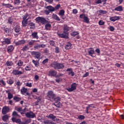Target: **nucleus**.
<instances>
[{"label": "nucleus", "instance_id": "6", "mask_svg": "<svg viewBox=\"0 0 124 124\" xmlns=\"http://www.w3.org/2000/svg\"><path fill=\"white\" fill-rule=\"evenodd\" d=\"M3 41H1V43H2V46H3V45H5V44H7V45H9V44H11V40L10 39L8 38H4Z\"/></svg>", "mask_w": 124, "mask_h": 124}, {"label": "nucleus", "instance_id": "50", "mask_svg": "<svg viewBox=\"0 0 124 124\" xmlns=\"http://www.w3.org/2000/svg\"><path fill=\"white\" fill-rule=\"evenodd\" d=\"M21 0H15L14 3L15 4H16V5H19L20 4V1Z\"/></svg>", "mask_w": 124, "mask_h": 124}, {"label": "nucleus", "instance_id": "56", "mask_svg": "<svg viewBox=\"0 0 124 124\" xmlns=\"http://www.w3.org/2000/svg\"><path fill=\"white\" fill-rule=\"evenodd\" d=\"M104 24H105V22H104V21H103L102 20H100L99 21V25L100 26H103V25H104Z\"/></svg>", "mask_w": 124, "mask_h": 124}, {"label": "nucleus", "instance_id": "5", "mask_svg": "<svg viewBox=\"0 0 124 124\" xmlns=\"http://www.w3.org/2000/svg\"><path fill=\"white\" fill-rule=\"evenodd\" d=\"M77 86H78V84L77 83H73L71 84V88H67L66 90L68 91V92H73V91H75V90H76Z\"/></svg>", "mask_w": 124, "mask_h": 124}, {"label": "nucleus", "instance_id": "27", "mask_svg": "<svg viewBox=\"0 0 124 124\" xmlns=\"http://www.w3.org/2000/svg\"><path fill=\"white\" fill-rule=\"evenodd\" d=\"M8 119H9V116L7 114L4 115L2 117V119L3 121V122H6V121H7Z\"/></svg>", "mask_w": 124, "mask_h": 124}, {"label": "nucleus", "instance_id": "58", "mask_svg": "<svg viewBox=\"0 0 124 124\" xmlns=\"http://www.w3.org/2000/svg\"><path fill=\"white\" fill-rule=\"evenodd\" d=\"M79 17L81 19H85V18L86 17V15L84 14H82L80 15Z\"/></svg>", "mask_w": 124, "mask_h": 124}, {"label": "nucleus", "instance_id": "63", "mask_svg": "<svg viewBox=\"0 0 124 124\" xmlns=\"http://www.w3.org/2000/svg\"><path fill=\"white\" fill-rule=\"evenodd\" d=\"M45 1H46V2H48V3L52 4L53 3V0H45Z\"/></svg>", "mask_w": 124, "mask_h": 124}, {"label": "nucleus", "instance_id": "14", "mask_svg": "<svg viewBox=\"0 0 124 124\" xmlns=\"http://www.w3.org/2000/svg\"><path fill=\"white\" fill-rule=\"evenodd\" d=\"M94 54V50L93 48H89L88 50V55L92 57V58H94L93 54Z\"/></svg>", "mask_w": 124, "mask_h": 124}, {"label": "nucleus", "instance_id": "24", "mask_svg": "<svg viewBox=\"0 0 124 124\" xmlns=\"http://www.w3.org/2000/svg\"><path fill=\"white\" fill-rule=\"evenodd\" d=\"M114 10L115 11H119V12L123 11V10H124V8H123V6H119L116 7L114 9Z\"/></svg>", "mask_w": 124, "mask_h": 124}, {"label": "nucleus", "instance_id": "4", "mask_svg": "<svg viewBox=\"0 0 124 124\" xmlns=\"http://www.w3.org/2000/svg\"><path fill=\"white\" fill-rule=\"evenodd\" d=\"M35 21L36 23H41L42 25H44L48 23V21L46 20V19H45V18L40 16H38L37 18H36Z\"/></svg>", "mask_w": 124, "mask_h": 124}, {"label": "nucleus", "instance_id": "19", "mask_svg": "<svg viewBox=\"0 0 124 124\" xmlns=\"http://www.w3.org/2000/svg\"><path fill=\"white\" fill-rule=\"evenodd\" d=\"M6 93L8 94V99H11L13 98V94L10 93V90L6 91Z\"/></svg>", "mask_w": 124, "mask_h": 124}, {"label": "nucleus", "instance_id": "57", "mask_svg": "<svg viewBox=\"0 0 124 124\" xmlns=\"http://www.w3.org/2000/svg\"><path fill=\"white\" fill-rule=\"evenodd\" d=\"M26 87H29L30 88H31V87L32 86V85L31 84V83L27 82L26 84Z\"/></svg>", "mask_w": 124, "mask_h": 124}, {"label": "nucleus", "instance_id": "26", "mask_svg": "<svg viewBox=\"0 0 124 124\" xmlns=\"http://www.w3.org/2000/svg\"><path fill=\"white\" fill-rule=\"evenodd\" d=\"M51 24L50 23H46L45 25V29L46 31H50L51 29Z\"/></svg>", "mask_w": 124, "mask_h": 124}, {"label": "nucleus", "instance_id": "13", "mask_svg": "<svg viewBox=\"0 0 124 124\" xmlns=\"http://www.w3.org/2000/svg\"><path fill=\"white\" fill-rule=\"evenodd\" d=\"M14 46H12V45H10L9 46H8L7 48V52L10 54V53H12V52H13V51L14 50Z\"/></svg>", "mask_w": 124, "mask_h": 124}, {"label": "nucleus", "instance_id": "59", "mask_svg": "<svg viewBox=\"0 0 124 124\" xmlns=\"http://www.w3.org/2000/svg\"><path fill=\"white\" fill-rule=\"evenodd\" d=\"M95 3H96V4H100V3H102V1L101 0H96Z\"/></svg>", "mask_w": 124, "mask_h": 124}, {"label": "nucleus", "instance_id": "46", "mask_svg": "<svg viewBox=\"0 0 124 124\" xmlns=\"http://www.w3.org/2000/svg\"><path fill=\"white\" fill-rule=\"evenodd\" d=\"M61 8V5L60 4H57L56 6L54 7L55 11V10H59Z\"/></svg>", "mask_w": 124, "mask_h": 124}, {"label": "nucleus", "instance_id": "33", "mask_svg": "<svg viewBox=\"0 0 124 124\" xmlns=\"http://www.w3.org/2000/svg\"><path fill=\"white\" fill-rule=\"evenodd\" d=\"M71 46H72V45L70 43H68V44L65 46V49L66 50H69V49L71 48Z\"/></svg>", "mask_w": 124, "mask_h": 124}, {"label": "nucleus", "instance_id": "42", "mask_svg": "<svg viewBox=\"0 0 124 124\" xmlns=\"http://www.w3.org/2000/svg\"><path fill=\"white\" fill-rule=\"evenodd\" d=\"M79 33V32L78 31H73L71 33V35L72 36H75L76 35H77Z\"/></svg>", "mask_w": 124, "mask_h": 124}, {"label": "nucleus", "instance_id": "43", "mask_svg": "<svg viewBox=\"0 0 124 124\" xmlns=\"http://www.w3.org/2000/svg\"><path fill=\"white\" fill-rule=\"evenodd\" d=\"M12 116L13 117H18V116H19V114H18L17 112H16V111H14L12 113Z\"/></svg>", "mask_w": 124, "mask_h": 124}, {"label": "nucleus", "instance_id": "37", "mask_svg": "<svg viewBox=\"0 0 124 124\" xmlns=\"http://www.w3.org/2000/svg\"><path fill=\"white\" fill-rule=\"evenodd\" d=\"M7 83L9 84V85H12L13 83H14V80L12 78H10L7 81Z\"/></svg>", "mask_w": 124, "mask_h": 124}, {"label": "nucleus", "instance_id": "20", "mask_svg": "<svg viewBox=\"0 0 124 124\" xmlns=\"http://www.w3.org/2000/svg\"><path fill=\"white\" fill-rule=\"evenodd\" d=\"M46 118H48V119H50V120L54 121V122L56 121V116L52 114H49L48 116H46Z\"/></svg>", "mask_w": 124, "mask_h": 124}, {"label": "nucleus", "instance_id": "25", "mask_svg": "<svg viewBox=\"0 0 124 124\" xmlns=\"http://www.w3.org/2000/svg\"><path fill=\"white\" fill-rule=\"evenodd\" d=\"M32 62L34 64L36 67H38L39 66V62H38V61L32 60Z\"/></svg>", "mask_w": 124, "mask_h": 124}, {"label": "nucleus", "instance_id": "60", "mask_svg": "<svg viewBox=\"0 0 124 124\" xmlns=\"http://www.w3.org/2000/svg\"><path fill=\"white\" fill-rule=\"evenodd\" d=\"M44 12L46 15H49V14H50V13H51V12L49 11H48V10H45Z\"/></svg>", "mask_w": 124, "mask_h": 124}, {"label": "nucleus", "instance_id": "16", "mask_svg": "<svg viewBox=\"0 0 124 124\" xmlns=\"http://www.w3.org/2000/svg\"><path fill=\"white\" fill-rule=\"evenodd\" d=\"M66 71H69L68 73V75H71V76H74V75H75V73L73 72L72 68H68L66 70Z\"/></svg>", "mask_w": 124, "mask_h": 124}, {"label": "nucleus", "instance_id": "31", "mask_svg": "<svg viewBox=\"0 0 124 124\" xmlns=\"http://www.w3.org/2000/svg\"><path fill=\"white\" fill-rule=\"evenodd\" d=\"M31 35L33 38H36V39H38V35H37V32H32Z\"/></svg>", "mask_w": 124, "mask_h": 124}, {"label": "nucleus", "instance_id": "15", "mask_svg": "<svg viewBox=\"0 0 124 124\" xmlns=\"http://www.w3.org/2000/svg\"><path fill=\"white\" fill-rule=\"evenodd\" d=\"M109 20L112 22H115V21H118V20H120V16H114L110 17Z\"/></svg>", "mask_w": 124, "mask_h": 124}, {"label": "nucleus", "instance_id": "55", "mask_svg": "<svg viewBox=\"0 0 124 124\" xmlns=\"http://www.w3.org/2000/svg\"><path fill=\"white\" fill-rule=\"evenodd\" d=\"M49 62V59H46L45 60H44L42 62V63H43V64H45V63H47V62Z\"/></svg>", "mask_w": 124, "mask_h": 124}, {"label": "nucleus", "instance_id": "1", "mask_svg": "<svg viewBox=\"0 0 124 124\" xmlns=\"http://www.w3.org/2000/svg\"><path fill=\"white\" fill-rule=\"evenodd\" d=\"M63 32L62 33H57V35L59 37L61 38H68V35H69V28L67 25H64L63 29Z\"/></svg>", "mask_w": 124, "mask_h": 124}, {"label": "nucleus", "instance_id": "29", "mask_svg": "<svg viewBox=\"0 0 124 124\" xmlns=\"http://www.w3.org/2000/svg\"><path fill=\"white\" fill-rule=\"evenodd\" d=\"M29 20V18H27V19L26 20H23L22 22V26L23 27H26L27 26V25H28V21Z\"/></svg>", "mask_w": 124, "mask_h": 124}, {"label": "nucleus", "instance_id": "22", "mask_svg": "<svg viewBox=\"0 0 124 124\" xmlns=\"http://www.w3.org/2000/svg\"><path fill=\"white\" fill-rule=\"evenodd\" d=\"M52 18L53 19H54V20H56V21H61L60 17L55 14H52Z\"/></svg>", "mask_w": 124, "mask_h": 124}, {"label": "nucleus", "instance_id": "21", "mask_svg": "<svg viewBox=\"0 0 124 124\" xmlns=\"http://www.w3.org/2000/svg\"><path fill=\"white\" fill-rule=\"evenodd\" d=\"M26 43V41L24 40H21L20 41H18L15 43V44L17 46L18 45H22V44H25Z\"/></svg>", "mask_w": 124, "mask_h": 124}, {"label": "nucleus", "instance_id": "7", "mask_svg": "<svg viewBox=\"0 0 124 124\" xmlns=\"http://www.w3.org/2000/svg\"><path fill=\"white\" fill-rule=\"evenodd\" d=\"M25 116L27 118H30V119H33V118L36 117L35 114L33 113L32 111L27 112L25 113Z\"/></svg>", "mask_w": 124, "mask_h": 124}, {"label": "nucleus", "instance_id": "47", "mask_svg": "<svg viewBox=\"0 0 124 124\" xmlns=\"http://www.w3.org/2000/svg\"><path fill=\"white\" fill-rule=\"evenodd\" d=\"M98 12L100 13L101 14H106L107 13V12L103 10H99L98 11Z\"/></svg>", "mask_w": 124, "mask_h": 124}, {"label": "nucleus", "instance_id": "49", "mask_svg": "<svg viewBox=\"0 0 124 124\" xmlns=\"http://www.w3.org/2000/svg\"><path fill=\"white\" fill-rule=\"evenodd\" d=\"M15 109V110H16V111H17L18 112H20V113L21 112H22V108L16 107Z\"/></svg>", "mask_w": 124, "mask_h": 124}, {"label": "nucleus", "instance_id": "8", "mask_svg": "<svg viewBox=\"0 0 124 124\" xmlns=\"http://www.w3.org/2000/svg\"><path fill=\"white\" fill-rule=\"evenodd\" d=\"M31 54L35 56V58L38 60L40 59V56H41V54L39 51H32Z\"/></svg>", "mask_w": 124, "mask_h": 124}, {"label": "nucleus", "instance_id": "44", "mask_svg": "<svg viewBox=\"0 0 124 124\" xmlns=\"http://www.w3.org/2000/svg\"><path fill=\"white\" fill-rule=\"evenodd\" d=\"M34 48L35 50L40 49V45L36 44L34 46Z\"/></svg>", "mask_w": 124, "mask_h": 124}, {"label": "nucleus", "instance_id": "51", "mask_svg": "<svg viewBox=\"0 0 124 124\" xmlns=\"http://www.w3.org/2000/svg\"><path fill=\"white\" fill-rule=\"evenodd\" d=\"M16 86H18V87H20V86H22V82L18 80L16 82Z\"/></svg>", "mask_w": 124, "mask_h": 124}, {"label": "nucleus", "instance_id": "3", "mask_svg": "<svg viewBox=\"0 0 124 124\" xmlns=\"http://www.w3.org/2000/svg\"><path fill=\"white\" fill-rule=\"evenodd\" d=\"M46 97L48 100L53 102L54 98L56 97V94H54L53 91H49L47 92Z\"/></svg>", "mask_w": 124, "mask_h": 124}, {"label": "nucleus", "instance_id": "32", "mask_svg": "<svg viewBox=\"0 0 124 124\" xmlns=\"http://www.w3.org/2000/svg\"><path fill=\"white\" fill-rule=\"evenodd\" d=\"M25 69L26 71H31V65H27L26 66H25Z\"/></svg>", "mask_w": 124, "mask_h": 124}, {"label": "nucleus", "instance_id": "52", "mask_svg": "<svg viewBox=\"0 0 124 124\" xmlns=\"http://www.w3.org/2000/svg\"><path fill=\"white\" fill-rule=\"evenodd\" d=\"M28 17H29V14H26L25 15H24L23 16V20H27V18H28Z\"/></svg>", "mask_w": 124, "mask_h": 124}, {"label": "nucleus", "instance_id": "11", "mask_svg": "<svg viewBox=\"0 0 124 124\" xmlns=\"http://www.w3.org/2000/svg\"><path fill=\"white\" fill-rule=\"evenodd\" d=\"M58 72L54 70H50L48 72V76H52L53 77H56L57 76Z\"/></svg>", "mask_w": 124, "mask_h": 124}, {"label": "nucleus", "instance_id": "48", "mask_svg": "<svg viewBox=\"0 0 124 124\" xmlns=\"http://www.w3.org/2000/svg\"><path fill=\"white\" fill-rule=\"evenodd\" d=\"M34 42H35V40H31L29 42V45L30 46H31V45H33L34 44Z\"/></svg>", "mask_w": 124, "mask_h": 124}, {"label": "nucleus", "instance_id": "18", "mask_svg": "<svg viewBox=\"0 0 124 124\" xmlns=\"http://www.w3.org/2000/svg\"><path fill=\"white\" fill-rule=\"evenodd\" d=\"M2 5H3V6H4L5 7L10 8V9H13L14 8V7H13V6H12V5H11L10 4L3 3Z\"/></svg>", "mask_w": 124, "mask_h": 124}, {"label": "nucleus", "instance_id": "41", "mask_svg": "<svg viewBox=\"0 0 124 124\" xmlns=\"http://www.w3.org/2000/svg\"><path fill=\"white\" fill-rule=\"evenodd\" d=\"M2 84V86H6V83H5V81L2 79L0 80V85Z\"/></svg>", "mask_w": 124, "mask_h": 124}, {"label": "nucleus", "instance_id": "9", "mask_svg": "<svg viewBox=\"0 0 124 124\" xmlns=\"http://www.w3.org/2000/svg\"><path fill=\"white\" fill-rule=\"evenodd\" d=\"M9 111H10L9 107H4L2 109V114H3V115H6Z\"/></svg>", "mask_w": 124, "mask_h": 124}, {"label": "nucleus", "instance_id": "40", "mask_svg": "<svg viewBox=\"0 0 124 124\" xmlns=\"http://www.w3.org/2000/svg\"><path fill=\"white\" fill-rule=\"evenodd\" d=\"M14 100H15V101L18 102V101H20V100H21V98L17 96H15L14 97Z\"/></svg>", "mask_w": 124, "mask_h": 124}, {"label": "nucleus", "instance_id": "61", "mask_svg": "<svg viewBox=\"0 0 124 124\" xmlns=\"http://www.w3.org/2000/svg\"><path fill=\"white\" fill-rule=\"evenodd\" d=\"M49 43L51 46H54V45H55V41L53 40L50 41Z\"/></svg>", "mask_w": 124, "mask_h": 124}, {"label": "nucleus", "instance_id": "12", "mask_svg": "<svg viewBox=\"0 0 124 124\" xmlns=\"http://www.w3.org/2000/svg\"><path fill=\"white\" fill-rule=\"evenodd\" d=\"M23 73H24L22 71L18 70H13L12 72L13 75H22Z\"/></svg>", "mask_w": 124, "mask_h": 124}, {"label": "nucleus", "instance_id": "35", "mask_svg": "<svg viewBox=\"0 0 124 124\" xmlns=\"http://www.w3.org/2000/svg\"><path fill=\"white\" fill-rule=\"evenodd\" d=\"M31 122V119L25 120V121L22 122L21 124H29Z\"/></svg>", "mask_w": 124, "mask_h": 124}, {"label": "nucleus", "instance_id": "64", "mask_svg": "<svg viewBox=\"0 0 124 124\" xmlns=\"http://www.w3.org/2000/svg\"><path fill=\"white\" fill-rule=\"evenodd\" d=\"M45 124H49L50 123V121L49 120H46L44 122Z\"/></svg>", "mask_w": 124, "mask_h": 124}, {"label": "nucleus", "instance_id": "38", "mask_svg": "<svg viewBox=\"0 0 124 124\" xmlns=\"http://www.w3.org/2000/svg\"><path fill=\"white\" fill-rule=\"evenodd\" d=\"M84 22L85 23H86V24H89L90 23V19H89V17L88 16H85L84 18Z\"/></svg>", "mask_w": 124, "mask_h": 124}, {"label": "nucleus", "instance_id": "54", "mask_svg": "<svg viewBox=\"0 0 124 124\" xmlns=\"http://www.w3.org/2000/svg\"><path fill=\"white\" fill-rule=\"evenodd\" d=\"M23 63H24L23 62L19 60L17 62V65H18V66H22V65H23Z\"/></svg>", "mask_w": 124, "mask_h": 124}, {"label": "nucleus", "instance_id": "2", "mask_svg": "<svg viewBox=\"0 0 124 124\" xmlns=\"http://www.w3.org/2000/svg\"><path fill=\"white\" fill-rule=\"evenodd\" d=\"M50 66L54 69H63L64 68V65L62 63H58L57 62H53L50 64Z\"/></svg>", "mask_w": 124, "mask_h": 124}, {"label": "nucleus", "instance_id": "34", "mask_svg": "<svg viewBox=\"0 0 124 124\" xmlns=\"http://www.w3.org/2000/svg\"><path fill=\"white\" fill-rule=\"evenodd\" d=\"M55 101V102H60L61 101V98L60 97H55L53 98V102Z\"/></svg>", "mask_w": 124, "mask_h": 124}, {"label": "nucleus", "instance_id": "45", "mask_svg": "<svg viewBox=\"0 0 124 124\" xmlns=\"http://www.w3.org/2000/svg\"><path fill=\"white\" fill-rule=\"evenodd\" d=\"M78 120H84L85 119V116L80 115L78 117Z\"/></svg>", "mask_w": 124, "mask_h": 124}, {"label": "nucleus", "instance_id": "39", "mask_svg": "<svg viewBox=\"0 0 124 124\" xmlns=\"http://www.w3.org/2000/svg\"><path fill=\"white\" fill-rule=\"evenodd\" d=\"M30 49L28 46H25L23 48L21 49V51H23V52H25V51H28Z\"/></svg>", "mask_w": 124, "mask_h": 124}, {"label": "nucleus", "instance_id": "23", "mask_svg": "<svg viewBox=\"0 0 124 124\" xmlns=\"http://www.w3.org/2000/svg\"><path fill=\"white\" fill-rule=\"evenodd\" d=\"M65 11L64 10H61L60 11V12H59V15L60 16H61L62 19L63 20H64V18H63V16H64V13H65Z\"/></svg>", "mask_w": 124, "mask_h": 124}, {"label": "nucleus", "instance_id": "30", "mask_svg": "<svg viewBox=\"0 0 124 124\" xmlns=\"http://www.w3.org/2000/svg\"><path fill=\"white\" fill-rule=\"evenodd\" d=\"M54 105L58 108H61V107H62V103H61L60 102H55Z\"/></svg>", "mask_w": 124, "mask_h": 124}, {"label": "nucleus", "instance_id": "62", "mask_svg": "<svg viewBox=\"0 0 124 124\" xmlns=\"http://www.w3.org/2000/svg\"><path fill=\"white\" fill-rule=\"evenodd\" d=\"M73 14H77L78 13V11L76 9H74L73 10Z\"/></svg>", "mask_w": 124, "mask_h": 124}, {"label": "nucleus", "instance_id": "28", "mask_svg": "<svg viewBox=\"0 0 124 124\" xmlns=\"http://www.w3.org/2000/svg\"><path fill=\"white\" fill-rule=\"evenodd\" d=\"M5 65L7 66H12L13 65V62L12 61H7L5 63Z\"/></svg>", "mask_w": 124, "mask_h": 124}, {"label": "nucleus", "instance_id": "17", "mask_svg": "<svg viewBox=\"0 0 124 124\" xmlns=\"http://www.w3.org/2000/svg\"><path fill=\"white\" fill-rule=\"evenodd\" d=\"M46 8L50 12H54L55 11V7L52 6H47L46 7Z\"/></svg>", "mask_w": 124, "mask_h": 124}, {"label": "nucleus", "instance_id": "36", "mask_svg": "<svg viewBox=\"0 0 124 124\" xmlns=\"http://www.w3.org/2000/svg\"><path fill=\"white\" fill-rule=\"evenodd\" d=\"M14 31L16 32H19L21 31L20 26H17L14 28Z\"/></svg>", "mask_w": 124, "mask_h": 124}, {"label": "nucleus", "instance_id": "53", "mask_svg": "<svg viewBox=\"0 0 124 124\" xmlns=\"http://www.w3.org/2000/svg\"><path fill=\"white\" fill-rule=\"evenodd\" d=\"M13 22V18L12 17H10L8 19V22L9 24H12Z\"/></svg>", "mask_w": 124, "mask_h": 124}, {"label": "nucleus", "instance_id": "10", "mask_svg": "<svg viewBox=\"0 0 124 124\" xmlns=\"http://www.w3.org/2000/svg\"><path fill=\"white\" fill-rule=\"evenodd\" d=\"M27 92L28 89L24 87H23L21 89V93H22V94H25V93H26L25 95H30V93Z\"/></svg>", "mask_w": 124, "mask_h": 124}]
</instances>
